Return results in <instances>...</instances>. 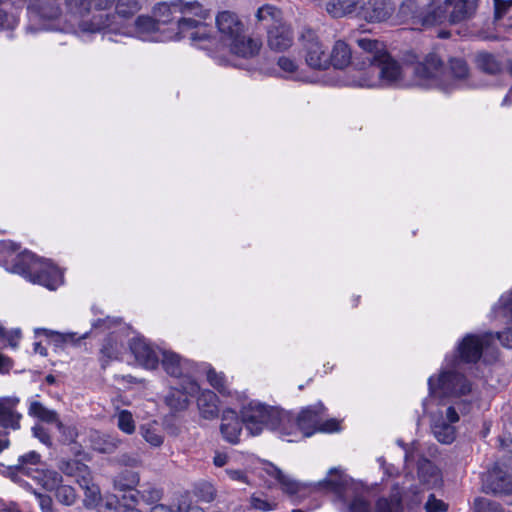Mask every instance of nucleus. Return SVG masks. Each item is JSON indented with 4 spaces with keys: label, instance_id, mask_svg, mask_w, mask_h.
<instances>
[{
    "label": "nucleus",
    "instance_id": "f257e3e1",
    "mask_svg": "<svg viewBox=\"0 0 512 512\" xmlns=\"http://www.w3.org/2000/svg\"><path fill=\"white\" fill-rule=\"evenodd\" d=\"M357 43L364 53L360 69H367V77L358 84L360 87L415 85L440 86L448 89L453 85V81H463L469 76V67L462 58H450L446 67L440 56L431 52L423 61L402 69L386 52L382 42L365 37L358 39Z\"/></svg>",
    "mask_w": 512,
    "mask_h": 512
},
{
    "label": "nucleus",
    "instance_id": "f03ea898",
    "mask_svg": "<svg viewBox=\"0 0 512 512\" xmlns=\"http://www.w3.org/2000/svg\"><path fill=\"white\" fill-rule=\"evenodd\" d=\"M115 0H64L68 14L77 18L92 15L88 21L80 25L84 32L96 33L111 27L115 15L107 12L114 6Z\"/></svg>",
    "mask_w": 512,
    "mask_h": 512
},
{
    "label": "nucleus",
    "instance_id": "7ed1b4c3",
    "mask_svg": "<svg viewBox=\"0 0 512 512\" xmlns=\"http://www.w3.org/2000/svg\"><path fill=\"white\" fill-rule=\"evenodd\" d=\"M429 395L435 398L462 396L471 392V383L455 371H443L435 378L428 379Z\"/></svg>",
    "mask_w": 512,
    "mask_h": 512
},
{
    "label": "nucleus",
    "instance_id": "20e7f679",
    "mask_svg": "<svg viewBox=\"0 0 512 512\" xmlns=\"http://www.w3.org/2000/svg\"><path fill=\"white\" fill-rule=\"evenodd\" d=\"M0 253L3 254L6 270L24 276L28 279L30 274L39 268V261L33 253L25 250L17 253L19 245L9 240L0 243Z\"/></svg>",
    "mask_w": 512,
    "mask_h": 512
},
{
    "label": "nucleus",
    "instance_id": "39448f33",
    "mask_svg": "<svg viewBox=\"0 0 512 512\" xmlns=\"http://www.w3.org/2000/svg\"><path fill=\"white\" fill-rule=\"evenodd\" d=\"M301 54L306 65L316 71L328 69V50L317 33L311 28H303L299 35Z\"/></svg>",
    "mask_w": 512,
    "mask_h": 512
},
{
    "label": "nucleus",
    "instance_id": "423d86ee",
    "mask_svg": "<svg viewBox=\"0 0 512 512\" xmlns=\"http://www.w3.org/2000/svg\"><path fill=\"white\" fill-rule=\"evenodd\" d=\"M174 26V40L188 38L192 44L202 49H210L214 42L212 38L213 28L208 26L204 20L179 17Z\"/></svg>",
    "mask_w": 512,
    "mask_h": 512
},
{
    "label": "nucleus",
    "instance_id": "0eeeda50",
    "mask_svg": "<svg viewBox=\"0 0 512 512\" xmlns=\"http://www.w3.org/2000/svg\"><path fill=\"white\" fill-rule=\"evenodd\" d=\"M324 406L319 403L304 408L297 416L299 435L309 437L315 432H335L339 430V422L336 419L324 421L322 413Z\"/></svg>",
    "mask_w": 512,
    "mask_h": 512
},
{
    "label": "nucleus",
    "instance_id": "6e6552de",
    "mask_svg": "<svg viewBox=\"0 0 512 512\" xmlns=\"http://www.w3.org/2000/svg\"><path fill=\"white\" fill-rule=\"evenodd\" d=\"M446 5L451 7V11L448 16L442 9L438 8L423 17V24H441L446 19H448L451 24H457L468 20L475 15L478 7V0H446Z\"/></svg>",
    "mask_w": 512,
    "mask_h": 512
},
{
    "label": "nucleus",
    "instance_id": "1a4fd4ad",
    "mask_svg": "<svg viewBox=\"0 0 512 512\" xmlns=\"http://www.w3.org/2000/svg\"><path fill=\"white\" fill-rule=\"evenodd\" d=\"M276 407L250 402L241 411L242 422L252 436L259 435L264 428L270 429Z\"/></svg>",
    "mask_w": 512,
    "mask_h": 512
},
{
    "label": "nucleus",
    "instance_id": "9d476101",
    "mask_svg": "<svg viewBox=\"0 0 512 512\" xmlns=\"http://www.w3.org/2000/svg\"><path fill=\"white\" fill-rule=\"evenodd\" d=\"M162 367L165 372L178 381L195 380L198 366L189 359L172 351H161Z\"/></svg>",
    "mask_w": 512,
    "mask_h": 512
},
{
    "label": "nucleus",
    "instance_id": "9b49d317",
    "mask_svg": "<svg viewBox=\"0 0 512 512\" xmlns=\"http://www.w3.org/2000/svg\"><path fill=\"white\" fill-rule=\"evenodd\" d=\"M494 341L495 336L492 333L467 334L457 348L460 360L466 363L477 362L482 352L489 349Z\"/></svg>",
    "mask_w": 512,
    "mask_h": 512
},
{
    "label": "nucleus",
    "instance_id": "f8f14e48",
    "mask_svg": "<svg viewBox=\"0 0 512 512\" xmlns=\"http://www.w3.org/2000/svg\"><path fill=\"white\" fill-rule=\"evenodd\" d=\"M354 15L368 22H381L388 19L394 8L388 0H353Z\"/></svg>",
    "mask_w": 512,
    "mask_h": 512
},
{
    "label": "nucleus",
    "instance_id": "ddd939ff",
    "mask_svg": "<svg viewBox=\"0 0 512 512\" xmlns=\"http://www.w3.org/2000/svg\"><path fill=\"white\" fill-rule=\"evenodd\" d=\"M199 391L200 386L196 380L178 381L165 397V403L174 411H183L188 408L190 398Z\"/></svg>",
    "mask_w": 512,
    "mask_h": 512
},
{
    "label": "nucleus",
    "instance_id": "4468645a",
    "mask_svg": "<svg viewBox=\"0 0 512 512\" xmlns=\"http://www.w3.org/2000/svg\"><path fill=\"white\" fill-rule=\"evenodd\" d=\"M458 421L459 415L452 406L446 409L445 415L442 413L435 415L431 424L434 437L442 444H451L456 438L454 424Z\"/></svg>",
    "mask_w": 512,
    "mask_h": 512
},
{
    "label": "nucleus",
    "instance_id": "2eb2a0df",
    "mask_svg": "<svg viewBox=\"0 0 512 512\" xmlns=\"http://www.w3.org/2000/svg\"><path fill=\"white\" fill-rule=\"evenodd\" d=\"M6 2L26 3L30 17L38 20H56L63 14L60 0H5Z\"/></svg>",
    "mask_w": 512,
    "mask_h": 512
},
{
    "label": "nucleus",
    "instance_id": "dca6fc26",
    "mask_svg": "<svg viewBox=\"0 0 512 512\" xmlns=\"http://www.w3.org/2000/svg\"><path fill=\"white\" fill-rule=\"evenodd\" d=\"M138 35L147 41H168L175 39L174 27H160L156 20L149 16H139L135 22Z\"/></svg>",
    "mask_w": 512,
    "mask_h": 512
},
{
    "label": "nucleus",
    "instance_id": "f3484780",
    "mask_svg": "<svg viewBox=\"0 0 512 512\" xmlns=\"http://www.w3.org/2000/svg\"><path fill=\"white\" fill-rule=\"evenodd\" d=\"M28 279L50 290H55L63 282L62 272L48 260L41 259L39 268L35 269Z\"/></svg>",
    "mask_w": 512,
    "mask_h": 512
},
{
    "label": "nucleus",
    "instance_id": "a211bd4d",
    "mask_svg": "<svg viewBox=\"0 0 512 512\" xmlns=\"http://www.w3.org/2000/svg\"><path fill=\"white\" fill-rule=\"evenodd\" d=\"M318 485L322 489L333 492L343 502H347L353 492L351 480L336 468L330 469L328 477L319 482Z\"/></svg>",
    "mask_w": 512,
    "mask_h": 512
},
{
    "label": "nucleus",
    "instance_id": "6ab92c4d",
    "mask_svg": "<svg viewBox=\"0 0 512 512\" xmlns=\"http://www.w3.org/2000/svg\"><path fill=\"white\" fill-rule=\"evenodd\" d=\"M483 491L494 495L512 493V476L499 468L489 471L483 480Z\"/></svg>",
    "mask_w": 512,
    "mask_h": 512
},
{
    "label": "nucleus",
    "instance_id": "aec40b11",
    "mask_svg": "<svg viewBox=\"0 0 512 512\" xmlns=\"http://www.w3.org/2000/svg\"><path fill=\"white\" fill-rule=\"evenodd\" d=\"M20 399L16 396L0 397V426L5 429L19 430L22 414L16 410Z\"/></svg>",
    "mask_w": 512,
    "mask_h": 512
},
{
    "label": "nucleus",
    "instance_id": "412c9836",
    "mask_svg": "<svg viewBox=\"0 0 512 512\" xmlns=\"http://www.w3.org/2000/svg\"><path fill=\"white\" fill-rule=\"evenodd\" d=\"M130 349L137 362L146 369H155L159 364L160 351L152 347L145 339L135 338L130 342Z\"/></svg>",
    "mask_w": 512,
    "mask_h": 512
},
{
    "label": "nucleus",
    "instance_id": "4be33fe9",
    "mask_svg": "<svg viewBox=\"0 0 512 512\" xmlns=\"http://www.w3.org/2000/svg\"><path fill=\"white\" fill-rule=\"evenodd\" d=\"M138 482V475L131 471H126L114 480V486L116 489L120 491H128L122 497L124 509L134 508L133 506L138 503V495L140 494V491L133 490L134 486H136Z\"/></svg>",
    "mask_w": 512,
    "mask_h": 512
},
{
    "label": "nucleus",
    "instance_id": "5701e85b",
    "mask_svg": "<svg viewBox=\"0 0 512 512\" xmlns=\"http://www.w3.org/2000/svg\"><path fill=\"white\" fill-rule=\"evenodd\" d=\"M270 430L278 433L281 437L299 435L296 415L290 411L276 408Z\"/></svg>",
    "mask_w": 512,
    "mask_h": 512
},
{
    "label": "nucleus",
    "instance_id": "b1692460",
    "mask_svg": "<svg viewBox=\"0 0 512 512\" xmlns=\"http://www.w3.org/2000/svg\"><path fill=\"white\" fill-rule=\"evenodd\" d=\"M267 42L269 47L275 51H284L293 44V33L291 28L282 23L273 25L268 29Z\"/></svg>",
    "mask_w": 512,
    "mask_h": 512
},
{
    "label": "nucleus",
    "instance_id": "393cba45",
    "mask_svg": "<svg viewBox=\"0 0 512 512\" xmlns=\"http://www.w3.org/2000/svg\"><path fill=\"white\" fill-rule=\"evenodd\" d=\"M216 25L222 34L223 41L227 44L243 32V24L237 19L235 14L228 11L218 14Z\"/></svg>",
    "mask_w": 512,
    "mask_h": 512
},
{
    "label": "nucleus",
    "instance_id": "a878e982",
    "mask_svg": "<svg viewBox=\"0 0 512 512\" xmlns=\"http://www.w3.org/2000/svg\"><path fill=\"white\" fill-rule=\"evenodd\" d=\"M242 419L240 420L234 410L227 409L223 411L221 433L223 437L230 443L236 444L239 442V437L242 430Z\"/></svg>",
    "mask_w": 512,
    "mask_h": 512
},
{
    "label": "nucleus",
    "instance_id": "bb28decb",
    "mask_svg": "<svg viewBox=\"0 0 512 512\" xmlns=\"http://www.w3.org/2000/svg\"><path fill=\"white\" fill-rule=\"evenodd\" d=\"M60 470L66 476L74 478L80 487H87V484L91 482L92 476L89 467L78 460L63 461Z\"/></svg>",
    "mask_w": 512,
    "mask_h": 512
},
{
    "label": "nucleus",
    "instance_id": "cd10ccee",
    "mask_svg": "<svg viewBox=\"0 0 512 512\" xmlns=\"http://www.w3.org/2000/svg\"><path fill=\"white\" fill-rule=\"evenodd\" d=\"M352 62V51L343 40H337L328 52V68L344 69Z\"/></svg>",
    "mask_w": 512,
    "mask_h": 512
},
{
    "label": "nucleus",
    "instance_id": "c85d7f7f",
    "mask_svg": "<svg viewBox=\"0 0 512 512\" xmlns=\"http://www.w3.org/2000/svg\"><path fill=\"white\" fill-rule=\"evenodd\" d=\"M227 45L230 46L232 53L248 58L258 54L262 44L258 39L246 37L242 32Z\"/></svg>",
    "mask_w": 512,
    "mask_h": 512
},
{
    "label": "nucleus",
    "instance_id": "c756f323",
    "mask_svg": "<svg viewBox=\"0 0 512 512\" xmlns=\"http://www.w3.org/2000/svg\"><path fill=\"white\" fill-rule=\"evenodd\" d=\"M197 407L202 418L212 420L218 417V397L211 390L199 391Z\"/></svg>",
    "mask_w": 512,
    "mask_h": 512
},
{
    "label": "nucleus",
    "instance_id": "7c9ffc66",
    "mask_svg": "<svg viewBox=\"0 0 512 512\" xmlns=\"http://www.w3.org/2000/svg\"><path fill=\"white\" fill-rule=\"evenodd\" d=\"M264 472L275 479L277 483L280 485L283 492L294 495L297 494L301 490V484L290 476L284 474L279 468L271 463L265 464L263 468Z\"/></svg>",
    "mask_w": 512,
    "mask_h": 512
},
{
    "label": "nucleus",
    "instance_id": "2f4dec72",
    "mask_svg": "<svg viewBox=\"0 0 512 512\" xmlns=\"http://www.w3.org/2000/svg\"><path fill=\"white\" fill-rule=\"evenodd\" d=\"M179 7V3L177 2L158 3L153 10L155 16L154 19L156 20L157 23H159L160 27H175L174 24L177 23V20L173 21V15L179 13Z\"/></svg>",
    "mask_w": 512,
    "mask_h": 512
},
{
    "label": "nucleus",
    "instance_id": "473e14b6",
    "mask_svg": "<svg viewBox=\"0 0 512 512\" xmlns=\"http://www.w3.org/2000/svg\"><path fill=\"white\" fill-rule=\"evenodd\" d=\"M492 318L512 324V289L501 295L491 310Z\"/></svg>",
    "mask_w": 512,
    "mask_h": 512
},
{
    "label": "nucleus",
    "instance_id": "72a5a7b5",
    "mask_svg": "<svg viewBox=\"0 0 512 512\" xmlns=\"http://www.w3.org/2000/svg\"><path fill=\"white\" fill-rule=\"evenodd\" d=\"M277 64L286 78L304 82L310 81V77L306 75L302 69H300L299 65L294 59L287 56H281L279 57Z\"/></svg>",
    "mask_w": 512,
    "mask_h": 512
},
{
    "label": "nucleus",
    "instance_id": "f704fd0d",
    "mask_svg": "<svg viewBox=\"0 0 512 512\" xmlns=\"http://www.w3.org/2000/svg\"><path fill=\"white\" fill-rule=\"evenodd\" d=\"M28 414L46 423H57L59 420L56 411L48 409L39 401H30Z\"/></svg>",
    "mask_w": 512,
    "mask_h": 512
},
{
    "label": "nucleus",
    "instance_id": "c9c22d12",
    "mask_svg": "<svg viewBox=\"0 0 512 512\" xmlns=\"http://www.w3.org/2000/svg\"><path fill=\"white\" fill-rule=\"evenodd\" d=\"M475 61L477 67L487 74L496 75L502 68L497 58L487 52L478 53Z\"/></svg>",
    "mask_w": 512,
    "mask_h": 512
},
{
    "label": "nucleus",
    "instance_id": "e433bc0d",
    "mask_svg": "<svg viewBox=\"0 0 512 512\" xmlns=\"http://www.w3.org/2000/svg\"><path fill=\"white\" fill-rule=\"evenodd\" d=\"M353 0H333L326 4V11L334 18L354 14L355 6Z\"/></svg>",
    "mask_w": 512,
    "mask_h": 512
},
{
    "label": "nucleus",
    "instance_id": "4c0bfd02",
    "mask_svg": "<svg viewBox=\"0 0 512 512\" xmlns=\"http://www.w3.org/2000/svg\"><path fill=\"white\" fill-rule=\"evenodd\" d=\"M143 438L150 445L159 447L163 444L164 436L156 423L142 425L140 428Z\"/></svg>",
    "mask_w": 512,
    "mask_h": 512
},
{
    "label": "nucleus",
    "instance_id": "58836bf2",
    "mask_svg": "<svg viewBox=\"0 0 512 512\" xmlns=\"http://www.w3.org/2000/svg\"><path fill=\"white\" fill-rule=\"evenodd\" d=\"M41 462V456L36 451H30L18 458L16 469L26 475H30L32 468L39 465Z\"/></svg>",
    "mask_w": 512,
    "mask_h": 512
},
{
    "label": "nucleus",
    "instance_id": "ea45409f",
    "mask_svg": "<svg viewBox=\"0 0 512 512\" xmlns=\"http://www.w3.org/2000/svg\"><path fill=\"white\" fill-rule=\"evenodd\" d=\"M179 6L178 12L182 14V17L193 18L192 16H195L197 17L196 19L205 20L208 16L207 11L204 10L202 5L197 1L183 4L179 3Z\"/></svg>",
    "mask_w": 512,
    "mask_h": 512
},
{
    "label": "nucleus",
    "instance_id": "a19ab883",
    "mask_svg": "<svg viewBox=\"0 0 512 512\" xmlns=\"http://www.w3.org/2000/svg\"><path fill=\"white\" fill-rule=\"evenodd\" d=\"M116 14L123 18H130L141 8L139 0H115Z\"/></svg>",
    "mask_w": 512,
    "mask_h": 512
},
{
    "label": "nucleus",
    "instance_id": "79ce46f5",
    "mask_svg": "<svg viewBox=\"0 0 512 512\" xmlns=\"http://www.w3.org/2000/svg\"><path fill=\"white\" fill-rule=\"evenodd\" d=\"M207 380L222 395H230L231 392L226 384L223 373H217L213 368L207 370Z\"/></svg>",
    "mask_w": 512,
    "mask_h": 512
},
{
    "label": "nucleus",
    "instance_id": "37998d69",
    "mask_svg": "<svg viewBox=\"0 0 512 512\" xmlns=\"http://www.w3.org/2000/svg\"><path fill=\"white\" fill-rule=\"evenodd\" d=\"M402 510V501L397 495H393L389 499L381 498L376 504V512H402Z\"/></svg>",
    "mask_w": 512,
    "mask_h": 512
},
{
    "label": "nucleus",
    "instance_id": "c03bdc74",
    "mask_svg": "<svg viewBox=\"0 0 512 512\" xmlns=\"http://www.w3.org/2000/svg\"><path fill=\"white\" fill-rule=\"evenodd\" d=\"M56 499L67 506L73 505L77 499L75 489L70 485H60L55 490Z\"/></svg>",
    "mask_w": 512,
    "mask_h": 512
},
{
    "label": "nucleus",
    "instance_id": "a18cd8bd",
    "mask_svg": "<svg viewBox=\"0 0 512 512\" xmlns=\"http://www.w3.org/2000/svg\"><path fill=\"white\" fill-rule=\"evenodd\" d=\"M474 512H505L502 506L490 499L478 497L474 500Z\"/></svg>",
    "mask_w": 512,
    "mask_h": 512
},
{
    "label": "nucleus",
    "instance_id": "49530a36",
    "mask_svg": "<svg viewBox=\"0 0 512 512\" xmlns=\"http://www.w3.org/2000/svg\"><path fill=\"white\" fill-rule=\"evenodd\" d=\"M119 503L117 496L108 494L102 496L94 508L97 512H117Z\"/></svg>",
    "mask_w": 512,
    "mask_h": 512
},
{
    "label": "nucleus",
    "instance_id": "de8ad7c7",
    "mask_svg": "<svg viewBox=\"0 0 512 512\" xmlns=\"http://www.w3.org/2000/svg\"><path fill=\"white\" fill-rule=\"evenodd\" d=\"M117 426L122 432L132 434L135 431V421L131 412L121 410L117 415Z\"/></svg>",
    "mask_w": 512,
    "mask_h": 512
},
{
    "label": "nucleus",
    "instance_id": "09e8293b",
    "mask_svg": "<svg viewBox=\"0 0 512 512\" xmlns=\"http://www.w3.org/2000/svg\"><path fill=\"white\" fill-rule=\"evenodd\" d=\"M250 505L253 509L268 512L277 508V502L269 500L262 495L253 494L250 498Z\"/></svg>",
    "mask_w": 512,
    "mask_h": 512
},
{
    "label": "nucleus",
    "instance_id": "8fccbe9b",
    "mask_svg": "<svg viewBox=\"0 0 512 512\" xmlns=\"http://www.w3.org/2000/svg\"><path fill=\"white\" fill-rule=\"evenodd\" d=\"M281 11L271 5H264L257 10L256 17L259 21L277 22L280 18Z\"/></svg>",
    "mask_w": 512,
    "mask_h": 512
},
{
    "label": "nucleus",
    "instance_id": "3c124183",
    "mask_svg": "<svg viewBox=\"0 0 512 512\" xmlns=\"http://www.w3.org/2000/svg\"><path fill=\"white\" fill-rule=\"evenodd\" d=\"M56 427L61 433V440L65 444L74 443L78 437L77 428L73 425H65L60 420L57 421Z\"/></svg>",
    "mask_w": 512,
    "mask_h": 512
},
{
    "label": "nucleus",
    "instance_id": "603ef678",
    "mask_svg": "<svg viewBox=\"0 0 512 512\" xmlns=\"http://www.w3.org/2000/svg\"><path fill=\"white\" fill-rule=\"evenodd\" d=\"M81 488L85 490V506L89 508H94L97 505L99 499L102 497L100 495L98 487L94 485L91 481L90 483L87 484V487Z\"/></svg>",
    "mask_w": 512,
    "mask_h": 512
},
{
    "label": "nucleus",
    "instance_id": "864d4df0",
    "mask_svg": "<svg viewBox=\"0 0 512 512\" xmlns=\"http://www.w3.org/2000/svg\"><path fill=\"white\" fill-rule=\"evenodd\" d=\"M43 487L48 491L56 490L62 482V476L56 472L47 470L43 474Z\"/></svg>",
    "mask_w": 512,
    "mask_h": 512
},
{
    "label": "nucleus",
    "instance_id": "5fc2aeb1",
    "mask_svg": "<svg viewBox=\"0 0 512 512\" xmlns=\"http://www.w3.org/2000/svg\"><path fill=\"white\" fill-rule=\"evenodd\" d=\"M140 495L145 503L153 504L161 499L162 491L152 485H145L140 491Z\"/></svg>",
    "mask_w": 512,
    "mask_h": 512
},
{
    "label": "nucleus",
    "instance_id": "6e6d98bb",
    "mask_svg": "<svg viewBox=\"0 0 512 512\" xmlns=\"http://www.w3.org/2000/svg\"><path fill=\"white\" fill-rule=\"evenodd\" d=\"M494 8V20L499 21L509 13L512 8V0H492Z\"/></svg>",
    "mask_w": 512,
    "mask_h": 512
},
{
    "label": "nucleus",
    "instance_id": "4d7b16f0",
    "mask_svg": "<svg viewBox=\"0 0 512 512\" xmlns=\"http://www.w3.org/2000/svg\"><path fill=\"white\" fill-rule=\"evenodd\" d=\"M121 351V346L111 337L105 340L101 349V354L108 359H115Z\"/></svg>",
    "mask_w": 512,
    "mask_h": 512
},
{
    "label": "nucleus",
    "instance_id": "13d9d810",
    "mask_svg": "<svg viewBox=\"0 0 512 512\" xmlns=\"http://www.w3.org/2000/svg\"><path fill=\"white\" fill-rule=\"evenodd\" d=\"M5 3V0H0V6ZM18 23L17 17L8 13L0 7V28L13 29Z\"/></svg>",
    "mask_w": 512,
    "mask_h": 512
},
{
    "label": "nucleus",
    "instance_id": "bf43d9fd",
    "mask_svg": "<svg viewBox=\"0 0 512 512\" xmlns=\"http://www.w3.org/2000/svg\"><path fill=\"white\" fill-rule=\"evenodd\" d=\"M119 443V440L107 437L102 440V443H95L94 449L101 453H113L117 449Z\"/></svg>",
    "mask_w": 512,
    "mask_h": 512
},
{
    "label": "nucleus",
    "instance_id": "052dcab7",
    "mask_svg": "<svg viewBox=\"0 0 512 512\" xmlns=\"http://www.w3.org/2000/svg\"><path fill=\"white\" fill-rule=\"evenodd\" d=\"M349 512H370V504L363 497L356 496L348 506Z\"/></svg>",
    "mask_w": 512,
    "mask_h": 512
},
{
    "label": "nucleus",
    "instance_id": "680f3d73",
    "mask_svg": "<svg viewBox=\"0 0 512 512\" xmlns=\"http://www.w3.org/2000/svg\"><path fill=\"white\" fill-rule=\"evenodd\" d=\"M120 323V319L115 317L106 316L105 318H99L92 323V327L95 329L107 330Z\"/></svg>",
    "mask_w": 512,
    "mask_h": 512
},
{
    "label": "nucleus",
    "instance_id": "e2e57ef3",
    "mask_svg": "<svg viewBox=\"0 0 512 512\" xmlns=\"http://www.w3.org/2000/svg\"><path fill=\"white\" fill-rule=\"evenodd\" d=\"M32 434L35 438H37L44 445H46V446L52 445L51 437H50L48 431L43 426L35 425L32 428Z\"/></svg>",
    "mask_w": 512,
    "mask_h": 512
},
{
    "label": "nucleus",
    "instance_id": "0e129e2a",
    "mask_svg": "<svg viewBox=\"0 0 512 512\" xmlns=\"http://www.w3.org/2000/svg\"><path fill=\"white\" fill-rule=\"evenodd\" d=\"M426 512H445L447 506L441 500L435 498L433 494L429 496V499L425 505Z\"/></svg>",
    "mask_w": 512,
    "mask_h": 512
},
{
    "label": "nucleus",
    "instance_id": "69168bd1",
    "mask_svg": "<svg viewBox=\"0 0 512 512\" xmlns=\"http://www.w3.org/2000/svg\"><path fill=\"white\" fill-rule=\"evenodd\" d=\"M185 505V501L179 502L178 504L172 506L157 504L152 507L150 512H183Z\"/></svg>",
    "mask_w": 512,
    "mask_h": 512
},
{
    "label": "nucleus",
    "instance_id": "338daca9",
    "mask_svg": "<svg viewBox=\"0 0 512 512\" xmlns=\"http://www.w3.org/2000/svg\"><path fill=\"white\" fill-rule=\"evenodd\" d=\"M56 341L62 342V343H72L75 344L80 339H84L87 337V333L77 336L76 333H55Z\"/></svg>",
    "mask_w": 512,
    "mask_h": 512
},
{
    "label": "nucleus",
    "instance_id": "774afa93",
    "mask_svg": "<svg viewBox=\"0 0 512 512\" xmlns=\"http://www.w3.org/2000/svg\"><path fill=\"white\" fill-rule=\"evenodd\" d=\"M496 338L504 347L512 348V327L496 334Z\"/></svg>",
    "mask_w": 512,
    "mask_h": 512
}]
</instances>
